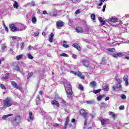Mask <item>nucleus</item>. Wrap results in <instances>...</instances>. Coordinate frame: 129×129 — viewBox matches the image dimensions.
Listing matches in <instances>:
<instances>
[{
	"instance_id": "6e6552de",
	"label": "nucleus",
	"mask_w": 129,
	"mask_h": 129,
	"mask_svg": "<svg viewBox=\"0 0 129 129\" xmlns=\"http://www.w3.org/2000/svg\"><path fill=\"white\" fill-rule=\"evenodd\" d=\"M108 21L109 22H111L112 23H116L118 21V19H117V18H115V17H112L109 18Z\"/></svg>"
},
{
	"instance_id": "4d7b16f0",
	"label": "nucleus",
	"mask_w": 129,
	"mask_h": 129,
	"mask_svg": "<svg viewBox=\"0 0 129 129\" xmlns=\"http://www.w3.org/2000/svg\"><path fill=\"white\" fill-rule=\"evenodd\" d=\"M85 120L84 124L85 125L87 123V117H86V118H85Z\"/></svg>"
},
{
	"instance_id": "f704fd0d",
	"label": "nucleus",
	"mask_w": 129,
	"mask_h": 129,
	"mask_svg": "<svg viewBox=\"0 0 129 129\" xmlns=\"http://www.w3.org/2000/svg\"><path fill=\"white\" fill-rule=\"evenodd\" d=\"M14 70H16V71H20V67H19V66H16Z\"/></svg>"
},
{
	"instance_id": "bb28decb",
	"label": "nucleus",
	"mask_w": 129,
	"mask_h": 129,
	"mask_svg": "<svg viewBox=\"0 0 129 129\" xmlns=\"http://www.w3.org/2000/svg\"><path fill=\"white\" fill-rule=\"evenodd\" d=\"M17 120H21V116L18 115L15 117V118L14 119V121H17Z\"/></svg>"
},
{
	"instance_id": "3c124183",
	"label": "nucleus",
	"mask_w": 129,
	"mask_h": 129,
	"mask_svg": "<svg viewBox=\"0 0 129 129\" xmlns=\"http://www.w3.org/2000/svg\"><path fill=\"white\" fill-rule=\"evenodd\" d=\"M63 47H64V48H69V45H68V44H66L65 43H64L63 44Z\"/></svg>"
},
{
	"instance_id": "f03ea898",
	"label": "nucleus",
	"mask_w": 129,
	"mask_h": 129,
	"mask_svg": "<svg viewBox=\"0 0 129 129\" xmlns=\"http://www.w3.org/2000/svg\"><path fill=\"white\" fill-rule=\"evenodd\" d=\"M13 100L10 97H7L5 99L3 100V106L4 107H10L13 105L12 102Z\"/></svg>"
},
{
	"instance_id": "f257e3e1",
	"label": "nucleus",
	"mask_w": 129,
	"mask_h": 129,
	"mask_svg": "<svg viewBox=\"0 0 129 129\" xmlns=\"http://www.w3.org/2000/svg\"><path fill=\"white\" fill-rule=\"evenodd\" d=\"M64 87L66 92L68 94V95H70V96H72V95L73 94V92L72 91V86H71V84H70V83H64Z\"/></svg>"
},
{
	"instance_id": "1a4fd4ad",
	"label": "nucleus",
	"mask_w": 129,
	"mask_h": 129,
	"mask_svg": "<svg viewBox=\"0 0 129 129\" xmlns=\"http://www.w3.org/2000/svg\"><path fill=\"white\" fill-rule=\"evenodd\" d=\"M76 32L79 34H82L83 33V29H82V27H78L76 29Z\"/></svg>"
},
{
	"instance_id": "8fccbe9b",
	"label": "nucleus",
	"mask_w": 129,
	"mask_h": 129,
	"mask_svg": "<svg viewBox=\"0 0 129 129\" xmlns=\"http://www.w3.org/2000/svg\"><path fill=\"white\" fill-rule=\"evenodd\" d=\"M71 73H73V74H74V75H75V76H77V74L78 73H77L76 72H74L73 71H72L71 72Z\"/></svg>"
},
{
	"instance_id": "9b49d317",
	"label": "nucleus",
	"mask_w": 129,
	"mask_h": 129,
	"mask_svg": "<svg viewBox=\"0 0 129 129\" xmlns=\"http://www.w3.org/2000/svg\"><path fill=\"white\" fill-rule=\"evenodd\" d=\"M82 63L85 67H88L89 66V61L86 59H83Z\"/></svg>"
},
{
	"instance_id": "58836bf2",
	"label": "nucleus",
	"mask_w": 129,
	"mask_h": 129,
	"mask_svg": "<svg viewBox=\"0 0 129 129\" xmlns=\"http://www.w3.org/2000/svg\"><path fill=\"white\" fill-rule=\"evenodd\" d=\"M120 97L122 99H126V96L125 95L121 94Z\"/></svg>"
},
{
	"instance_id": "79ce46f5",
	"label": "nucleus",
	"mask_w": 129,
	"mask_h": 129,
	"mask_svg": "<svg viewBox=\"0 0 129 129\" xmlns=\"http://www.w3.org/2000/svg\"><path fill=\"white\" fill-rule=\"evenodd\" d=\"M32 75H33V72H31L29 74H28L27 76V79H29V78H30V77H31V76H32Z\"/></svg>"
},
{
	"instance_id": "f8f14e48",
	"label": "nucleus",
	"mask_w": 129,
	"mask_h": 129,
	"mask_svg": "<svg viewBox=\"0 0 129 129\" xmlns=\"http://www.w3.org/2000/svg\"><path fill=\"white\" fill-rule=\"evenodd\" d=\"M56 26V27H57V28H60L61 27H63L64 26V22H63L62 21L57 22Z\"/></svg>"
},
{
	"instance_id": "c9c22d12",
	"label": "nucleus",
	"mask_w": 129,
	"mask_h": 129,
	"mask_svg": "<svg viewBox=\"0 0 129 129\" xmlns=\"http://www.w3.org/2000/svg\"><path fill=\"white\" fill-rule=\"evenodd\" d=\"M107 51H109V52H114L115 51V49L114 48H108L107 49Z\"/></svg>"
},
{
	"instance_id": "603ef678",
	"label": "nucleus",
	"mask_w": 129,
	"mask_h": 129,
	"mask_svg": "<svg viewBox=\"0 0 129 129\" xmlns=\"http://www.w3.org/2000/svg\"><path fill=\"white\" fill-rule=\"evenodd\" d=\"M67 125H68V123L64 122V129H67Z\"/></svg>"
},
{
	"instance_id": "2eb2a0df",
	"label": "nucleus",
	"mask_w": 129,
	"mask_h": 129,
	"mask_svg": "<svg viewBox=\"0 0 129 129\" xmlns=\"http://www.w3.org/2000/svg\"><path fill=\"white\" fill-rule=\"evenodd\" d=\"M90 87H93L94 88H95V87H96V82L95 81H92L89 84Z\"/></svg>"
},
{
	"instance_id": "49530a36",
	"label": "nucleus",
	"mask_w": 129,
	"mask_h": 129,
	"mask_svg": "<svg viewBox=\"0 0 129 129\" xmlns=\"http://www.w3.org/2000/svg\"><path fill=\"white\" fill-rule=\"evenodd\" d=\"M105 9H106V5H104L103 6V9H102V11L104 13V12H105Z\"/></svg>"
},
{
	"instance_id": "e433bc0d",
	"label": "nucleus",
	"mask_w": 129,
	"mask_h": 129,
	"mask_svg": "<svg viewBox=\"0 0 129 129\" xmlns=\"http://www.w3.org/2000/svg\"><path fill=\"white\" fill-rule=\"evenodd\" d=\"M108 89L109 88L108 85L105 86L104 88H103V90H104L105 91H108Z\"/></svg>"
},
{
	"instance_id": "c756f323",
	"label": "nucleus",
	"mask_w": 129,
	"mask_h": 129,
	"mask_svg": "<svg viewBox=\"0 0 129 129\" xmlns=\"http://www.w3.org/2000/svg\"><path fill=\"white\" fill-rule=\"evenodd\" d=\"M36 102H39L41 101V99H40V96L38 95L37 96L36 99H35Z\"/></svg>"
},
{
	"instance_id": "6e6d98bb",
	"label": "nucleus",
	"mask_w": 129,
	"mask_h": 129,
	"mask_svg": "<svg viewBox=\"0 0 129 129\" xmlns=\"http://www.w3.org/2000/svg\"><path fill=\"white\" fill-rule=\"evenodd\" d=\"M31 6H32V7H34V6H35V2L32 1V2H31Z\"/></svg>"
},
{
	"instance_id": "4468645a",
	"label": "nucleus",
	"mask_w": 129,
	"mask_h": 129,
	"mask_svg": "<svg viewBox=\"0 0 129 129\" xmlns=\"http://www.w3.org/2000/svg\"><path fill=\"white\" fill-rule=\"evenodd\" d=\"M122 56H123V54L122 53H114L113 54V57H114V58H117V57H122Z\"/></svg>"
},
{
	"instance_id": "69168bd1",
	"label": "nucleus",
	"mask_w": 129,
	"mask_h": 129,
	"mask_svg": "<svg viewBox=\"0 0 129 129\" xmlns=\"http://www.w3.org/2000/svg\"><path fill=\"white\" fill-rule=\"evenodd\" d=\"M50 38H54V34L51 33Z\"/></svg>"
},
{
	"instance_id": "72a5a7b5",
	"label": "nucleus",
	"mask_w": 129,
	"mask_h": 129,
	"mask_svg": "<svg viewBox=\"0 0 129 129\" xmlns=\"http://www.w3.org/2000/svg\"><path fill=\"white\" fill-rule=\"evenodd\" d=\"M91 19L93 20V21H95V14H93L91 15Z\"/></svg>"
},
{
	"instance_id": "37998d69",
	"label": "nucleus",
	"mask_w": 129,
	"mask_h": 129,
	"mask_svg": "<svg viewBox=\"0 0 129 129\" xmlns=\"http://www.w3.org/2000/svg\"><path fill=\"white\" fill-rule=\"evenodd\" d=\"M69 121H70V119L69 118V117H67L66 118V120L65 121L64 123H68V122H69Z\"/></svg>"
},
{
	"instance_id": "de8ad7c7",
	"label": "nucleus",
	"mask_w": 129,
	"mask_h": 129,
	"mask_svg": "<svg viewBox=\"0 0 129 129\" xmlns=\"http://www.w3.org/2000/svg\"><path fill=\"white\" fill-rule=\"evenodd\" d=\"M100 23L102 24V26H104V25H105V20H102Z\"/></svg>"
},
{
	"instance_id": "393cba45",
	"label": "nucleus",
	"mask_w": 129,
	"mask_h": 129,
	"mask_svg": "<svg viewBox=\"0 0 129 129\" xmlns=\"http://www.w3.org/2000/svg\"><path fill=\"white\" fill-rule=\"evenodd\" d=\"M104 96V95L99 96L97 97V99L98 101H100L102 98H103V97Z\"/></svg>"
},
{
	"instance_id": "4be33fe9",
	"label": "nucleus",
	"mask_w": 129,
	"mask_h": 129,
	"mask_svg": "<svg viewBox=\"0 0 129 129\" xmlns=\"http://www.w3.org/2000/svg\"><path fill=\"white\" fill-rule=\"evenodd\" d=\"M14 9H19V4L18 2L15 1V4L13 5Z\"/></svg>"
},
{
	"instance_id": "774afa93",
	"label": "nucleus",
	"mask_w": 129,
	"mask_h": 129,
	"mask_svg": "<svg viewBox=\"0 0 129 129\" xmlns=\"http://www.w3.org/2000/svg\"><path fill=\"white\" fill-rule=\"evenodd\" d=\"M102 62H105V57H102Z\"/></svg>"
},
{
	"instance_id": "bf43d9fd",
	"label": "nucleus",
	"mask_w": 129,
	"mask_h": 129,
	"mask_svg": "<svg viewBox=\"0 0 129 129\" xmlns=\"http://www.w3.org/2000/svg\"><path fill=\"white\" fill-rule=\"evenodd\" d=\"M71 122H76V119H75V118L72 119L71 120Z\"/></svg>"
},
{
	"instance_id": "0eeeda50",
	"label": "nucleus",
	"mask_w": 129,
	"mask_h": 129,
	"mask_svg": "<svg viewBox=\"0 0 129 129\" xmlns=\"http://www.w3.org/2000/svg\"><path fill=\"white\" fill-rule=\"evenodd\" d=\"M112 88L113 89L114 91L116 92V90L118 89V88H121V85H120V83L117 84L116 86H112Z\"/></svg>"
},
{
	"instance_id": "680f3d73",
	"label": "nucleus",
	"mask_w": 129,
	"mask_h": 129,
	"mask_svg": "<svg viewBox=\"0 0 129 129\" xmlns=\"http://www.w3.org/2000/svg\"><path fill=\"white\" fill-rule=\"evenodd\" d=\"M53 126L57 127L59 126V124L55 123L54 125H53Z\"/></svg>"
},
{
	"instance_id": "6ab92c4d",
	"label": "nucleus",
	"mask_w": 129,
	"mask_h": 129,
	"mask_svg": "<svg viewBox=\"0 0 129 129\" xmlns=\"http://www.w3.org/2000/svg\"><path fill=\"white\" fill-rule=\"evenodd\" d=\"M73 47H74V48H76V49H77V50H78V51H80L81 48H80V46H79V45H78L76 43H74L73 44Z\"/></svg>"
},
{
	"instance_id": "09e8293b",
	"label": "nucleus",
	"mask_w": 129,
	"mask_h": 129,
	"mask_svg": "<svg viewBox=\"0 0 129 129\" xmlns=\"http://www.w3.org/2000/svg\"><path fill=\"white\" fill-rule=\"evenodd\" d=\"M119 108L120 110H123L124 109V106H120Z\"/></svg>"
},
{
	"instance_id": "a878e982",
	"label": "nucleus",
	"mask_w": 129,
	"mask_h": 129,
	"mask_svg": "<svg viewBox=\"0 0 129 129\" xmlns=\"http://www.w3.org/2000/svg\"><path fill=\"white\" fill-rule=\"evenodd\" d=\"M23 54H20V55H17L16 56V59L17 60H21V59H23Z\"/></svg>"
},
{
	"instance_id": "13d9d810",
	"label": "nucleus",
	"mask_w": 129,
	"mask_h": 129,
	"mask_svg": "<svg viewBox=\"0 0 129 129\" xmlns=\"http://www.w3.org/2000/svg\"><path fill=\"white\" fill-rule=\"evenodd\" d=\"M73 58L77 59V55L76 54H73Z\"/></svg>"
},
{
	"instance_id": "aec40b11",
	"label": "nucleus",
	"mask_w": 129,
	"mask_h": 129,
	"mask_svg": "<svg viewBox=\"0 0 129 129\" xmlns=\"http://www.w3.org/2000/svg\"><path fill=\"white\" fill-rule=\"evenodd\" d=\"M13 115V114H7V115H4L3 116V119H6V118H8V117H9V116H12Z\"/></svg>"
},
{
	"instance_id": "0e129e2a",
	"label": "nucleus",
	"mask_w": 129,
	"mask_h": 129,
	"mask_svg": "<svg viewBox=\"0 0 129 129\" xmlns=\"http://www.w3.org/2000/svg\"><path fill=\"white\" fill-rule=\"evenodd\" d=\"M6 49H7V46H2L3 50H6Z\"/></svg>"
},
{
	"instance_id": "a18cd8bd",
	"label": "nucleus",
	"mask_w": 129,
	"mask_h": 129,
	"mask_svg": "<svg viewBox=\"0 0 129 129\" xmlns=\"http://www.w3.org/2000/svg\"><path fill=\"white\" fill-rule=\"evenodd\" d=\"M39 34H40V33H39V32L36 31V32H35L34 33V37H37V36H39Z\"/></svg>"
},
{
	"instance_id": "c85d7f7f",
	"label": "nucleus",
	"mask_w": 129,
	"mask_h": 129,
	"mask_svg": "<svg viewBox=\"0 0 129 129\" xmlns=\"http://www.w3.org/2000/svg\"><path fill=\"white\" fill-rule=\"evenodd\" d=\"M59 56L60 57H62V56H63V57H69V55L65 53H61L60 54H59Z\"/></svg>"
},
{
	"instance_id": "c03bdc74",
	"label": "nucleus",
	"mask_w": 129,
	"mask_h": 129,
	"mask_svg": "<svg viewBox=\"0 0 129 129\" xmlns=\"http://www.w3.org/2000/svg\"><path fill=\"white\" fill-rule=\"evenodd\" d=\"M100 107H103V108L105 107V103L104 102L101 103Z\"/></svg>"
},
{
	"instance_id": "dca6fc26",
	"label": "nucleus",
	"mask_w": 129,
	"mask_h": 129,
	"mask_svg": "<svg viewBox=\"0 0 129 129\" xmlns=\"http://www.w3.org/2000/svg\"><path fill=\"white\" fill-rule=\"evenodd\" d=\"M12 86L13 87H15V88H17V89H19V86L18 84H17V83L15 81H12L11 82Z\"/></svg>"
},
{
	"instance_id": "9d476101",
	"label": "nucleus",
	"mask_w": 129,
	"mask_h": 129,
	"mask_svg": "<svg viewBox=\"0 0 129 129\" xmlns=\"http://www.w3.org/2000/svg\"><path fill=\"white\" fill-rule=\"evenodd\" d=\"M51 103L52 105H56L57 107H59V106H60V104H59V102L56 101V100L51 101Z\"/></svg>"
},
{
	"instance_id": "412c9836",
	"label": "nucleus",
	"mask_w": 129,
	"mask_h": 129,
	"mask_svg": "<svg viewBox=\"0 0 129 129\" xmlns=\"http://www.w3.org/2000/svg\"><path fill=\"white\" fill-rule=\"evenodd\" d=\"M32 22L33 24H36L37 23V18L35 17H33L31 19Z\"/></svg>"
},
{
	"instance_id": "b1692460",
	"label": "nucleus",
	"mask_w": 129,
	"mask_h": 129,
	"mask_svg": "<svg viewBox=\"0 0 129 129\" xmlns=\"http://www.w3.org/2000/svg\"><path fill=\"white\" fill-rule=\"evenodd\" d=\"M29 118L30 120H33V112L32 111L29 112Z\"/></svg>"
},
{
	"instance_id": "2f4dec72",
	"label": "nucleus",
	"mask_w": 129,
	"mask_h": 129,
	"mask_svg": "<svg viewBox=\"0 0 129 129\" xmlns=\"http://www.w3.org/2000/svg\"><path fill=\"white\" fill-rule=\"evenodd\" d=\"M27 57L29 58V59H34V56H32V55H31V54H29V53H28V54H27Z\"/></svg>"
},
{
	"instance_id": "5fc2aeb1",
	"label": "nucleus",
	"mask_w": 129,
	"mask_h": 129,
	"mask_svg": "<svg viewBox=\"0 0 129 129\" xmlns=\"http://www.w3.org/2000/svg\"><path fill=\"white\" fill-rule=\"evenodd\" d=\"M49 41L50 43H52V42H53V38H52V37H49Z\"/></svg>"
},
{
	"instance_id": "423d86ee",
	"label": "nucleus",
	"mask_w": 129,
	"mask_h": 129,
	"mask_svg": "<svg viewBox=\"0 0 129 129\" xmlns=\"http://www.w3.org/2000/svg\"><path fill=\"white\" fill-rule=\"evenodd\" d=\"M123 80L125 81V84L126 86L128 85V76L127 75H124Z\"/></svg>"
},
{
	"instance_id": "473e14b6",
	"label": "nucleus",
	"mask_w": 129,
	"mask_h": 129,
	"mask_svg": "<svg viewBox=\"0 0 129 129\" xmlns=\"http://www.w3.org/2000/svg\"><path fill=\"white\" fill-rule=\"evenodd\" d=\"M100 2L101 3L98 4V6L99 7H101V6L103 5V3H104V2H105V0H100Z\"/></svg>"
},
{
	"instance_id": "4c0bfd02",
	"label": "nucleus",
	"mask_w": 129,
	"mask_h": 129,
	"mask_svg": "<svg viewBox=\"0 0 129 129\" xmlns=\"http://www.w3.org/2000/svg\"><path fill=\"white\" fill-rule=\"evenodd\" d=\"M115 81H118L119 83H121V79H118L117 78H115Z\"/></svg>"
},
{
	"instance_id": "e2e57ef3",
	"label": "nucleus",
	"mask_w": 129,
	"mask_h": 129,
	"mask_svg": "<svg viewBox=\"0 0 129 129\" xmlns=\"http://www.w3.org/2000/svg\"><path fill=\"white\" fill-rule=\"evenodd\" d=\"M28 50H32V45H30L28 47Z\"/></svg>"
},
{
	"instance_id": "338daca9",
	"label": "nucleus",
	"mask_w": 129,
	"mask_h": 129,
	"mask_svg": "<svg viewBox=\"0 0 129 129\" xmlns=\"http://www.w3.org/2000/svg\"><path fill=\"white\" fill-rule=\"evenodd\" d=\"M98 20L99 22H100L101 21H102V17H99Z\"/></svg>"
},
{
	"instance_id": "a211bd4d",
	"label": "nucleus",
	"mask_w": 129,
	"mask_h": 129,
	"mask_svg": "<svg viewBox=\"0 0 129 129\" xmlns=\"http://www.w3.org/2000/svg\"><path fill=\"white\" fill-rule=\"evenodd\" d=\"M77 76L81 78V79H84V78H85V77H84V76L82 75V73L80 72H78Z\"/></svg>"
},
{
	"instance_id": "f3484780",
	"label": "nucleus",
	"mask_w": 129,
	"mask_h": 129,
	"mask_svg": "<svg viewBox=\"0 0 129 129\" xmlns=\"http://www.w3.org/2000/svg\"><path fill=\"white\" fill-rule=\"evenodd\" d=\"M109 113H110V115L112 116V117L113 120H115V118H116V114H115V113L114 112H112V111L110 112Z\"/></svg>"
},
{
	"instance_id": "39448f33",
	"label": "nucleus",
	"mask_w": 129,
	"mask_h": 129,
	"mask_svg": "<svg viewBox=\"0 0 129 129\" xmlns=\"http://www.w3.org/2000/svg\"><path fill=\"white\" fill-rule=\"evenodd\" d=\"M101 123L102 125H104V124H106L107 123H109V119L105 118L100 120Z\"/></svg>"
},
{
	"instance_id": "ddd939ff",
	"label": "nucleus",
	"mask_w": 129,
	"mask_h": 129,
	"mask_svg": "<svg viewBox=\"0 0 129 129\" xmlns=\"http://www.w3.org/2000/svg\"><path fill=\"white\" fill-rule=\"evenodd\" d=\"M10 78V74L9 73H6L5 75V77H2L1 78V80H8Z\"/></svg>"
},
{
	"instance_id": "7c9ffc66",
	"label": "nucleus",
	"mask_w": 129,
	"mask_h": 129,
	"mask_svg": "<svg viewBox=\"0 0 129 129\" xmlns=\"http://www.w3.org/2000/svg\"><path fill=\"white\" fill-rule=\"evenodd\" d=\"M79 89L82 90V91H84V88L81 84L79 85Z\"/></svg>"
},
{
	"instance_id": "20e7f679",
	"label": "nucleus",
	"mask_w": 129,
	"mask_h": 129,
	"mask_svg": "<svg viewBox=\"0 0 129 129\" xmlns=\"http://www.w3.org/2000/svg\"><path fill=\"white\" fill-rule=\"evenodd\" d=\"M80 115L81 116H83L84 118H86L87 117V112L85 111V110L84 109H81L79 111Z\"/></svg>"
},
{
	"instance_id": "cd10ccee",
	"label": "nucleus",
	"mask_w": 129,
	"mask_h": 129,
	"mask_svg": "<svg viewBox=\"0 0 129 129\" xmlns=\"http://www.w3.org/2000/svg\"><path fill=\"white\" fill-rule=\"evenodd\" d=\"M0 88L1 89H4V90H6L7 89V88H6V86L3 84H0Z\"/></svg>"
},
{
	"instance_id": "7ed1b4c3",
	"label": "nucleus",
	"mask_w": 129,
	"mask_h": 129,
	"mask_svg": "<svg viewBox=\"0 0 129 129\" xmlns=\"http://www.w3.org/2000/svg\"><path fill=\"white\" fill-rule=\"evenodd\" d=\"M10 29H11V30L12 31V32H20L21 31H22V30L20 29V28L17 27V26L14 24H12L10 25Z\"/></svg>"
},
{
	"instance_id": "a19ab883",
	"label": "nucleus",
	"mask_w": 129,
	"mask_h": 129,
	"mask_svg": "<svg viewBox=\"0 0 129 129\" xmlns=\"http://www.w3.org/2000/svg\"><path fill=\"white\" fill-rule=\"evenodd\" d=\"M3 26H4V28H5L6 32H7V33H9V29H8V27H7V26H6V25L5 24H3Z\"/></svg>"
},
{
	"instance_id": "864d4df0",
	"label": "nucleus",
	"mask_w": 129,
	"mask_h": 129,
	"mask_svg": "<svg viewBox=\"0 0 129 129\" xmlns=\"http://www.w3.org/2000/svg\"><path fill=\"white\" fill-rule=\"evenodd\" d=\"M75 14L77 15V14H80V10H77L75 12Z\"/></svg>"
},
{
	"instance_id": "5701e85b",
	"label": "nucleus",
	"mask_w": 129,
	"mask_h": 129,
	"mask_svg": "<svg viewBox=\"0 0 129 129\" xmlns=\"http://www.w3.org/2000/svg\"><path fill=\"white\" fill-rule=\"evenodd\" d=\"M101 91V89H99L98 90H93V92L94 94H97V93H99Z\"/></svg>"
},
{
	"instance_id": "052dcab7",
	"label": "nucleus",
	"mask_w": 129,
	"mask_h": 129,
	"mask_svg": "<svg viewBox=\"0 0 129 129\" xmlns=\"http://www.w3.org/2000/svg\"><path fill=\"white\" fill-rule=\"evenodd\" d=\"M11 38L12 40H17V37L16 36H12Z\"/></svg>"
},
{
	"instance_id": "ea45409f",
	"label": "nucleus",
	"mask_w": 129,
	"mask_h": 129,
	"mask_svg": "<svg viewBox=\"0 0 129 129\" xmlns=\"http://www.w3.org/2000/svg\"><path fill=\"white\" fill-rule=\"evenodd\" d=\"M86 102L87 104H92V103H93V101L89 100L87 101Z\"/></svg>"
}]
</instances>
